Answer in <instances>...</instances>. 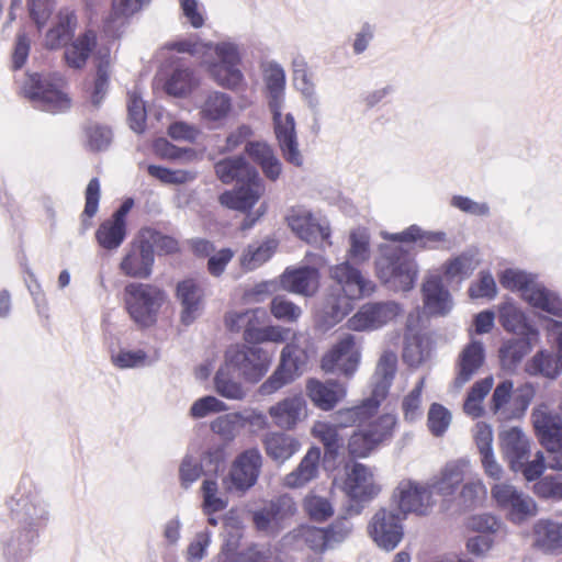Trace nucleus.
I'll return each instance as SVG.
<instances>
[{
	"label": "nucleus",
	"instance_id": "6e6d98bb",
	"mask_svg": "<svg viewBox=\"0 0 562 562\" xmlns=\"http://www.w3.org/2000/svg\"><path fill=\"white\" fill-rule=\"evenodd\" d=\"M425 386V379L420 378L402 401V412L405 422L415 423L423 416L422 394Z\"/></svg>",
	"mask_w": 562,
	"mask_h": 562
},
{
	"label": "nucleus",
	"instance_id": "473e14b6",
	"mask_svg": "<svg viewBox=\"0 0 562 562\" xmlns=\"http://www.w3.org/2000/svg\"><path fill=\"white\" fill-rule=\"evenodd\" d=\"M282 288L289 292L312 295L318 285L317 270L310 267L286 269L281 276Z\"/></svg>",
	"mask_w": 562,
	"mask_h": 562
},
{
	"label": "nucleus",
	"instance_id": "f8f14e48",
	"mask_svg": "<svg viewBox=\"0 0 562 562\" xmlns=\"http://www.w3.org/2000/svg\"><path fill=\"white\" fill-rule=\"evenodd\" d=\"M295 512L296 506L293 498L285 494L255 510L252 513V521L257 530L273 536L283 528L284 521L292 517Z\"/></svg>",
	"mask_w": 562,
	"mask_h": 562
},
{
	"label": "nucleus",
	"instance_id": "f257e3e1",
	"mask_svg": "<svg viewBox=\"0 0 562 562\" xmlns=\"http://www.w3.org/2000/svg\"><path fill=\"white\" fill-rule=\"evenodd\" d=\"M170 47L178 53H188L201 58L211 78L221 87L237 90L244 85V75L239 69L240 53L235 43L221 42L215 45L195 38L173 42Z\"/></svg>",
	"mask_w": 562,
	"mask_h": 562
},
{
	"label": "nucleus",
	"instance_id": "4d7b16f0",
	"mask_svg": "<svg viewBox=\"0 0 562 562\" xmlns=\"http://www.w3.org/2000/svg\"><path fill=\"white\" fill-rule=\"evenodd\" d=\"M479 266V259L473 251H465L448 261L445 266V273L448 278H468Z\"/></svg>",
	"mask_w": 562,
	"mask_h": 562
},
{
	"label": "nucleus",
	"instance_id": "6ab92c4d",
	"mask_svg": "<svg viewBox=\"0 0 562 562\" xmlns=\"http://www.w3.org/2000/svg\"><path fill=\"white\" fill-rule=\"evenodd\" d=\"M469 462L463 459L447 462L440 471L429 481L432 495L437 494L446 499H453L461 484L464 482Z\"/></svg>",
	"mask_w": 562,
	"mask_h": 562
},
{
	"label": "nucleus",
	"instance_id": "0e129e2a",
	"mask_svg": "<svg viewBox=\"0 0 562 562\" xmlns=\"http://www.w3.org/2000/svg\"><path fill=\"white\" fill-rule=\"evenodd\" d=\"M154 153L162 159L173 162H189L198 157V153L190 147H178L175 143H153Z\"/></svg>",
	"mask_w": 562,
	"mask_h": 562
},
{
	"label": "nucleus",
	"instance_id": "6e6552de",
	"mask_svg": "<svg viewBox=\"0 0 562 562\" xmlns=\"http://www.w3.org/2000/svg\"><path fill=\"white\" fill-rule=\"evenodd\" d=\"M360 359L359 339L352 334H342L324 355L322 369L328 373H340L350 378L357 371Z\"/></svg>",
	"mask_w": 562,
	"mask_h": 562
},
{
	"label": "nucleus",
	"instance_id": "412c9836",
	"mask_svg": "<svg viewBox=\"0 0 562 562\" xmlns=\"http://www.w3.org/2000/svg\"><path fill=\"white\" fill-rule=\"evenodd\" d=\"M485 360V349L481 341L472 340L459 353L456 361V376L452 387L461 390L479 372Z\"/></svg>",
	"mask_w": 562,
	"mask_h": 562
},
{
	"label": "nucleus",
	"instance_id": "72a5a7b5",
	"mask_svg": "<svg viewBox=\"0 0 562 562\" xmlns=\"http://www.w3.org/2000/svg\"><path fill=\"white\" fill-rule=\"evenodd\" d=\"M262 442L267 456L279 464L291 459L301 448L296 438L280 431L268 432Z\"/></svg>",
	"mask_w": 562,
	"mask_h": 562
},
{
	"label": "nucleus",
	"instance_id": "0eeeda50",
	"mask_svg": "<svg viewBox=\"0 0 562 562\" xmlns=\"http://www.w3.org/2000/svg\"><path fill=\"white\" fill-rule=\"evenodd\" d=\"M225 359L247 382L257 383L268 372L272 352L258 346L234 345L226 350Z\"/></svg>",
	"mask_w": 562,
	"mask_h": 562
},
{
	"label": "nucleus",
	"instance_id": "5fc2aeb1",
	"mask_svg": "<svg viewBox=\"0 0 562 562\" xmlns=\"http://www.w3.org/2000/svg\"><path fill=\"white\" fill-rule=\"evenodd\" d=\"M140 240L147 246V249L155 255H168L178 250V243L170 236L164 235L151 228H144L140 231Z\"/></svg>",
	"mask_w": 562,
	"mask_h": 562
},
{
	"label": "nucleus",
	"instance_id": "49530a36",
	"mask_svg": "<svg viewBox=\"0 0 562 562\" xmlns=\"http://www.w3.org/2000/svg\"><path fill=\"white\" fill-rule=\"evenodd\" d=\"M97 76L91 93V101L93 105L99 106L109 89L111 75L110 50L108 48H100L97 52Z\"/></svg>",
	"mask_w": 562,
	"mask_h": 562
},
{
	"label": "nucleus",
	"instance_id": "79ce46f5",
	"mask_svg": "<svg viewBox=\"0 0 562 562\" xmlns=\"http://www.w3.org/2000/svg\"><path fill=\"white\" fill-rule=\"evenodd\" d=\"M535 544L542 550L553 551L562 548V524L550 519H539L533 525Z\"/></svg>",
	"mask_w": 562,
	"mask_h": 562
},
{
	"label": "nucleus",
	"instance_id": "7c9ffc66",
	"mask_svg": "<svg viewBox=\"0 0 562 562\" xmlns=\"http://www.w3.org/2000/svg\"><path fill=\"white\" fill-rule=\"evenodd\" d=\"M319 460L321 449L310 448L299 465L283 477V485L288 488H301L315 480L319 471Z\"/></svg>",
	"mask_w": 562,
	"mask_h": 562
},
{
	"label": "nucleus",
	"instance_id": "39448f33",
	"mask_svg": "<svg viewBox=\"0 0 562 562\" xmlns=\"http://www.w3.org/2000/svg\"><path fill=\"white\" fill-rule=\"evenodd\" d=\"M165 300V292L153 284L132 282L124 288L125 308L140 327H150L156 323Z\"/></svg>",
	"mask_w": 562,
	"mask_h": 562
},
{
	"label": "nucleus",
	"instance_id": "774afa93",
	"mask_svg": "<svg viewBox=\"0 0 562 562\" xmlns=\"http://www.w3.org/2000/svg\"><path fill=\"white\" fill-rule=\"evenodd\" d=\"M527 371L532 375L541 374L553 379L557 376L560 370L557 358H553L547 351H539L528 362Z\"/></svg>",
	"mask_w": 562,
	"mask_h": 562
},
{
	"label": "nucleus",
	"instance_id": "c03bdc74",
	"mask_svg": "<svg viewBox=\"0 0 562 562\" xmlns=\"http://www.w3.org/2000/svg\"><path fill=\"white\" fill-rule=\"evenodd\" d=\"M514 383L510 380H504L498 383L493 391L490 401V411L498 420H508L516 417L515 408H510Z\"/></svg>",
	"mask_w": 562,
	"mask_h": 562
},
{
	"label": "nucleus",
	"instance_id": "e2e57ef3",
	"mask_svg": "<svg viewBox=\"0 0 562 562\" xmlns=\"http://www.w3.org/2000/svg\"><path fill=\"white\" fill-rule=\"evenodd\" d=\"M127 120L130 127L140 134L146 125V109L140 94L136 90L128 92L127 98Z\"/></svg>",
	"mask_w": 562,
	"mask_h": 562
},
{
	"label": "nucleus",
	"instance_id": "b1692460",
	"mask_svg": "<svg viewBox=\"0 0 562 562\" xmlns=\"http://www.w3.org/2000/svg\"><path fill=\"white\" fill-rule=\"evenodd\" d=\"M176 297L181 305V323L191 325L202 314L203 290L193 279H187L178 283Z\"/></svg>",
	"mask_w": 562,
	"mask_h": 562
},
{
	"label": "nucleus",
	"instance_id": "423d86ee",
	"mask_svg": "<svg viewBox=\"0 0 562 562\" xmlns=\"http://www.w3.org/2000/svg\"><path fill=\"white\" fill-rule=\"evenodd\" d=\"M491 495L505 518L514 525H522L538 514L536 501L513 484L496 483Z\"/></svg>",
	"mask_w": 562,
	"mask_h": 562
},
{
	"label": "nucleus",
	"instance_id": "3c124183",
	"mask_svg": "<svg viewBox=\"0 0 562 562\" xmlns=\"http://www.w3.org/2000/svg\"><path fill=\"white\" fill-rule=\"evenodd\" d=\"M266 312L261 308L246 310V311H232L225 316L226 327L231 331H244V339L246 340V331L257 325L265 318Z\"/></svg>",
	"mask_w": 562,
	"mask_h": 562
},
{
	"label": "nucleus",
	"instance_id": "9b49d317",
	"mask_svg": "<svg viewBox=\"0 0 562 562\" xmlns=\"http://www.w3.org/2000/svg\"><path fill=\"white\" fill-rule=\"evenodd\" d=\"M405 518L395 508H381L369 524V535L385 551L394 550L403 539Z\"/></svg>",
	"mask_w": 562,
	"mask_h": 562
},
{
	"label": "nucleus",
	"instance_id": "cd10ccee",
	"mask_svg": "<svg viewBox=\"0 0 562 562\" xmlns=\"http://www.w3.org/2000/svg\"><path fill=\"white\" fill-rule=\"evenodd\" d=\"M425 310L430 315L445 316L453 306L449 291L442 285L437 276H431L423 284Z\"/></svg>",
	"mask_w": 562,
	"mask_h": 562
},
{
	"label": "nucleus",
	"instance_id": "a19ab883",
	"mask_svg": "<svg viewBox=\"0 0 562 562\" xmlns=\"http://www.w3.org/2000/svg\"><path fill=\"white\" fill-rule=\"evenodd\" d=\"M199 85L193 69L179 66L172 70L165 82V91L172 97L183 98L190 94Z\"/></svg>",
	"mask_w": 562,
	"mask_h": 562
},
{
	"label": "nucleus",
	"instance_id": "20e7f679",
	"mask_svg": "<svg viewBox=\"0 0 562 562\" xmlns=\"http://www.w3.org/2000/svg\"><path fill=\"white\" fill-rule=\"evenodd\" d=\"M63 77L57 74H26L21 93L37 109L50 113L64 112L70 108L71 101L63 91Z\"/></svg>",
	"mask_w": 562,
	"mask_h": 562
},
{
	"label": "nucleus",
	"instance_id": "e433bc0d",
	"mask_svg": "<svg viewBox=\"0 0 562 562\" xmlns=\"http://www.w3.org/2000/svg\"><path fill=\"white\" fill-rule=\"evenodd\" d=\"M97 46V33L87 30L66 46L64 58L68 67L81 69Z\"/></svg>",
	"mask_w": 562,
	"mask_h": 562
},
{
	"label": "nucleus",
	"instance_id": "338daca9",
	"mask_svg": "<svg viewBox=\"0 0 562 562\" xmlns=\"http://www.w3.org/2000/svg\"><path fill=\"white\" fill-rule=\"evenodd\" d=\"M527 342L522 339H510L499 349V358L505 369L515 368L527 353Z\"/></svg>",
	"mask_w": 562,
	"mask_h": 562
},
{
	"label": "nucleus",
	"instance_id": "69168bd1",
	"mask_svg": "<svg viewBox=\"0 0 562 562\" xmlns=\"http://www.w3.org/2000/svg\"><path fill=\"white\" fill-rule=\"evenodd\" d=\"M112 363L119 369H135L149 366L148 355L142 350L121 349L111 353Z\"/></svg>",
	"mask_w": 562,
	"mask_h": 562
},
{
	"label": "nucleus",
	"instance_id": "dca6fc26",
	"mask_svg": "<svg viewBox=\"0 0 562 562\" xmlns=\"http://www.w3.org/2000/svg\"><path fill=\"white\" fill-rule=\"evenodd\" d=\"M266 191L259 173L226 190L220 195V203L231 210L248 212L259 202Z\"/></svg>",
	"mask_w": 562,
	"mask_h": 562
},
{
	"label": "nucleus",
	"instance_id": "a211bd4d",
	"mask_svg": "<svg viewBox=\"0 0 562 562\" xmlns=\"http://www.w3.org/2000/svg\"><path fill=\"white\" fill-rule=\"evenodd\" d=\"M344 490L350 499L358 503L370 502L380 493L371 469L358 462L348 468Z\"/></svg>",
	"mask_w": 562,
	"mask_h": 562
},
{
	"label": "nucleus",
	"instance_id": "13d9d810",
	"mask_svg": "<svg viewBox=\"0 0 562 562\" xmlns=\"http://www.w3.org/2000/svg\"><path fill=\"white\" fill-rule=\"evenodd\" d=\"M452 422L451 412L439 403H432L427 413V427L435 437H442Z\"/></svg>",
	"mask_w": 562,
	"mask_h": 562
},
{
	"label": "nucleus",
	"instance_id": "5701e85b",
	"mask_svg": "<svg viewBox=\"0 0 562 562\" xmlns=\"http://www.w3.org/2000/svg\"><path fill=\"white\" fill-rule=\"evenodd\" d=\"M501 449L509 468L518 472L522 461L530 457V440L518 427H512L499 434Z\"/></svg>",
	"mask_w": 562,
	"mask_h": 562
},
{
	"label": "nucleus",
	"instance_id": "052dcab7",
	"mask_svg": "<svg viewBox=\"0 0 562 562\" xmlns=\"http://www.w3.org/2000/svg\"><path fill=\"white\" fill-rule=\"evenodd\" d=\"M312 434L323 442L326 451L331 454H336L342 447V438L334 423L317 422L312 428Z\"/></svg>",
	"mask_w": 562,
	"mask_h": 562
},
{
	"label": "nucleus",
	"instance_id": "4468645a",
	"mask_svg": "<svg viewBox=\"0 0 562 562\" xmlns=\"http://www.w3.org/2000/svg\"><path fill=\"white\" fill-rule=\"evenodd\" d=\"M400 312V305L393 301L367 303L348 319L347 325L357 331L376 329L395 318Z\"/></svg>",
	"mask_w": 562,
	"mask_h": 562
},
{
	"label": "nucleus",
	"instance_id": "c9c22d12",
	"mask_svg": "<svg viewBox=\"0 0 562 562\" xmlns=\"http://www.w3.org/2000/svg\"><path fill=\"white\" fill-rule=\"evenodd\" d=\"M214 168L216 176L225 184L232 182L238 184L258 175V171L241 156L224 158L216 162Z\"/></svg>",
	"mask_w": 562,
	"mask_h": 562
},
{
	"label": "nucleus",
	"instance_id": "4be33fe9",
	"mask_svg": "<svg viewBox=\"0 0 562 562\" xmlns=\"http://www.w3.org/2000/svg\"><path fill=\"white\" fill-rule=\"evenodd\" d=\"M155 255L151 254L147 246L138 237L126 249L120 262L121 272L134 279H147L151 274Z\"/></svg>",
	"mask_w": 562,
	"mask_h": 562
},
{
	"label": "nucleus",
	"instance_id": "9d476101",
	"mask_svg": "<svg viewBox=\"0 0 562 562\" xmlns=\"http://www.w3.org/2000/svg\"><path fill=\"white\" fill-rule=\"evenodd\" d=\"M394 507L404 518L409 513L419 516L428 515L436 504L429 484L415 481H402L393 493Z\"/></svg>",
	"mask_w": 562,
	"mask_h": 562
},
{
	"label": "nucleus",
	"instance_id": "7ed1b4c3",
	"mask_svg": "<svg viewBox=\"0 0 562 562\" xmlns=\"http://www.w3.org/2000/svg\"><path fill=\"white\" fill-rule=\"evenodd\" d=\"M380 280L394 291L407 292L413 289L418 267L411 254L402 246H384L376 261Z\"/></svg>",
	"mask_w": 562,
	"mask_h": 562
},
{
	"label": "nucleus",
	"instance_id": "37998d69",
	"mask_svg": "<svg viewBox=\"0 0 562 562\" xmlns=\"http://www.w3.org/2000/svg\"><path fill=\"white\" fill-rule=\"evenodd\" d=\"M232 366L225 360L214 375V389L216 393L228 400H243L246 396V390L233 375Z\"/></svg>",
	"mask_w": 562,
	"mask_h": 562
},
{
	"label": "nucleus",
	"instance_id": "f704fd0d",
	"mask_svg": "<svg viewBox=\"0 0 562 562\" xmlns=\"http://www.w3.org/2000/svg\"><path fill=\"white\" fill-rule=\"evenodd\" d=\"M151 0H113L112 11L104 22V31L111 36H119L127 19L149 4Z\"/></svg>",
	"mask_w": 562,
	"mask_h": 562
},
{
	"label": "nucleus",
	"instance_id": "09e8293b",
	"mask_svg": "<svg viewBox=\"0 0 562 562\" xmlns=\"http://www.w3.org/2000/svg\"><path fill=\"white\" fill-rule=\"evenodd\" d=\"M498 321L507 331L524 335L527 333L525 313L513 301H505L498 306Z\"/></svg>",
	"mask_w": 562,
	"mask_h": 562
},
{
	"label": "nucleus",
	"instance_id": "1a4fd4ad",
	"mask_svg": "<svg viewBox=\"0 0 562 562\" xmlns=\"http://www.w3.org/2000/svg\"><path fill=\"white\" fill-rule=\"evenodd\" d=\"M296 335L281 351L280 363L276 371L259 387L261 395H271L290 383L306 361L305 351L295 342Z\"/></svg>",
	"mask_w": 562,
	"mask_h": 562
},
{
	"label": "nucleus",
	"instance_id": "4c0bfd02",
	"mask_svg": "<svg viewBox=\"0 0 562 562\" xmlns=\"http://www.w3.org/2000/svg\"><path fill=\"white\" fill-rule=\"evenodd\" d=\"M379 404L375 400L368 397L360 405L341 408L334 413L333 423L338 428H348L352 426H360L369 420L379 408Z\"/></svg>",
	"mask_w": 562,
	"mask_h": 562
},
{
	"label": "nucleus",
	"instance_id": "f3484780",
	"mask_svg": "<svg viewBox=\"0 0 562 562\" xmlns=\"http://www.w3.org/2000/svg\"><path fill=\"white\" fill-rule=\"evenodd\" d=\"M531 420L539 442L544 449L562 445V417L542 403L531 413Z\"/></svg>",
	"mask_w": 562,
	"mask_h": 562
},
{
	"label": "nucleus",
	"instance_id": "de8ad7c7",
	"mask_svg": "<svg viewBox=\"0 0 562 562\" xmlns=\"http://www.w3.org/2000/svg\"><path fill=\"white\" fill-rule=\"evenodd\" d=\"M246 151L262 168L267 178L276 180L281 172V162L273 155L268 143H247Z\"/></svg>",
	"mask_w": 562,
	"mask_h": 562
},
{
	"label": "nucleus",
	"instance_id": "864d4df0",
	"mask_svg": "<svg viewBox=\"0 0 562 562\" xmlns=\"http://www.w3.org/2000/svg\"><path fill=\"white\" fill-rule=\"evenodd\" d=\"M383 237L393 241L409 243L419 241L422 247H430L435 243L443 241L446 234L442 232H424L418 226L412 225L407 229L389 235L383 233Z\"/></svg>",
	"mask_w": 562,
	"mask_h": 562
},
{
	"label": "nucleus",
	"instance_id": "c756f323",
	"mask_svg": "<svg viewBox=\"0 0 562 562\" xmlns=\"http://www.w3.org/2000/svg\"><path fill=\"white\" fill-rule=\"evenodd\" d=\"M283 542L295 550H302L304 547H307L315 552H323L330 549L325 528L310 526H301L290 531L283 537Z\"/></svg>",
	"mask_w": 562,
	"mask_h": 562
},
{
	"label": "nucleus",
	"instance_id": "bf43d9fd",
	"mask_svg": "<svg viewBox=\"0 0 562 562\" xmlns=\"http://www.w3.org/2000/svg\"><path fill=\"white\" fill-rule=\"evenodd\" d=\"M291 330L281 326L251 327L246 331V341L261 344L266 341L281 344L288 340Z\"/></svg>",
	"mask_w": 562,
	"mask_h": 562
},
{
	"label": "nucleus",
	"instance_id": "680f3d73",
	"mask_svg": "<svg viewBox=\"0 0 562 562\" xmlns=\"http://www.w3.org/2000/svg\"><path fill=\"white\" fill-rule=\"evenodd\" d=\"M397 425V417L394 414H384L374 422L370 423L364 430L370 435L373 442L379 447L393 436Z\"/></svg>",
	"mask_w": 562,
	"mask_h": 562
},
{
	"label": "nucleus",
	"instance_id": "2f4dec72",
	"mask_svg": "<svg viewBox=\"0 0 562 562\" xmlns=\"http://www.w3.org/2000/svg\"><path fill=\"white\" fill-rule=\"evenodd\" d=\"M77 25L75 11L63 8L55 16L54 25L47 31L45 46L49 49L59 48L72 37Z\"/></svg>",
	"mask_w": 562,
	"mask_h": 562
},
{
	"label": "nucleus",
	"instance_id": "2eb2a0df",
	"mask_svg": "<svg viewBox=\"0 0 562 562\" xmlns=\"http://www.w3.org/2000/svg\"><path fill=\"white\" fill-rule=\"evenodd\" d=\"M262 467V456L256 448L241 452L234 460L229 470V486L244 492L254 486Z\"/></svg>",
	"mask_w": 562,
	"mask_h": 562
},
{
	"label": "nucleus",
	"instance_id": "8fccbe9b",
	"mask_svg": "<svg viewBox=\"0 0 562 562\" xmlns=\"http://www.w3.org/2000/svg\"><path fill=\"white\" fill-rule=\"evenodd\" d=\"M503 288L510 291H518L525 300L526 291L531 290L537 283V276L517 268H507L498 276Z\"/></svg>",
	"mask_w": 562,
	"mask_h": 562
},
{
	"label": "nucleus",
	"instance_id": "a878e982",
	"mask_svg": "<svg viewBox=\"0 0 562 562\" xmlns=\"http://www.w3.org/2000/svg\"><path fill=\"white\" fill-rule=\"evenodd\" d=\"M397 369V355L394 351L385 350L379 358L375 371L372 376L371 398L380 405L389 394Z\"/></svg>",
	"mask_w": 562,
	"mask_h": 562
},
{
	"label": "nucleus",
	"instance_id": "ddd939ff",
	"mask_svg": "<svg viewBox=\"0 0 562 562\" xmlns=\"http://www.w3.org/2000/svg\"><path fill=\"white\" fill-rule=\"evenodd\" d=\"M291 231L307 244H318L329 238V227L326 221L316 217L303 206L292 207L286 217Z\"/></svg>",
	"mask_w": 562,
	"mask_h": 562
},
{
	"label": "nucleus",
	"instance_id": "aec40b11",
	"mask_svg": "<svg viewBox=\"0 0 562 562\" xmlns=\"http://www.w3.org/2000/svg\"><path fill=\"white\" fill-rule=\"evenodd\" d=\"M268 414L277 428L292 430L306 418V402L302 395H291L271 405Z\"/></svg>",
	"mask_w": 562,
	"mask_h": 562
},
{
	"label": "nucleus",
	"instance_id": "393cba45",
	"mask_svg": "<svg viewBox=\"0 0 562 562\" xmlns=\"http://www.w3.org/2000/svg\"><path fill=\"white\" fill-rule=\"evenodd\" d=\"M453 499L441 502L440 507L445 513L460 514L475 508L484 498L486 487L481 479L463 482Z\"/></svg>",
	"mask_w": 562,
	"mask_h": 562
},
{
	"label": "nucleus",
	"instance_id": "58836bf2",
	"mask_svg": "<svg viewBox=\"0 0 562 562\" xmlns=\"http://www.w3.org/2000/svg\"><path fill=\"white\" fill-rule=\"evenodd\" d=\"M524 301L533 308L562 318V299L555 292L538 282L531 290L526 291Z\"/></svg>",
	"mask_w": 562,
	"mask_h": 562
},
{
	"label": "nucleus",
	"instance_id": "f03ea898",
	"mask_svg": "<svg viewBox=\"0 0 562 562\" xmlns=\"http://www.w3.org/2000/svg\"><path fill=\"white\" fill-rule=\"evenodd\" d=\"M329 277L333 285L325 301L324 313L329 318L328 323L334 325L351 312L355 301L371 295L375 285L348 260L330 267Z\"/></svg>",
	"mask_w": 562,
	"mask_h": 562
},
{
	"label": "nucleus",
	"instance_id": "ea45409f",
	"mask_svg": "<svg viewBox=\"0 0 562 562\" xmlns=\"http://www.w3.org/2000/svg\"><path fill=\"white\" fill-rule=\"evenodd\" d=\"M277 246V240L272 238L249 244L239 258L240 266L247 271L259 268L272 257Z\"/></svg>",
	"mask_w": 562,
	"mask_h": 562
},
{
	"label": "nucleus",
	"instance_id": "603ef678",
	"mask_svg": "<svg viewBox=\"0 0 562 562\" xmlns=\"http://www.w3.org/2000/svg\"><path fill=\"white\" fill-rule=\"evenodd\" d=\"M126 236V224L112 218L104 221L95 233L99 245L108 250L117 249Z\"/></svg>",
	"mask_w": 562,
	"mask_h": 562
},
{
	"label": "nucleus",
	"instance_id": "bb28decb",
	"mask_svg": "<svg viewBox=\"0 0 562 562\" xmlns=\"http://www.w3.org/2000/svg\"><path fill=\"white\" fill-rule=\"evenodd\" d=\"M307 395L311 401L324 411L331 409L347 394L346 385L337 380H310L307 383Z\"/></svg>",
	"mask_w": 562,
	"mask_h": 562
},
{
	"label": "nucleus",
	"instance_id": "a18cd8bd",
	"mask_svg": "<svg viewBox=\"0 0 562 562\" xmlns=\"http://www.w3.org/2000/svg\"><path fill=\"white\" fill-rule=\"evenodd\" d=\"M232 98L220 91H212L201 106V117L206 122H218L232 111Z\"/></svg>",
	"mask_w": 562,
	"mask_h": 562
},
{
	"label": "nucleus",
	"instance_id": "c85d7f7f",
	"mask_svg": "<svg viewBox=\"0 0 562 562\" xmlns=\"http://www.w3.org/2000/svg\"><path fill=\"white\" fill-rule=\"evenodd\" d=\"M262 80L269 109L284 106L285 101V71L276 61L262 64Z\"/></svg>",
	"mask_w": 562,
	"mask_h": 562
}]
</instances>
